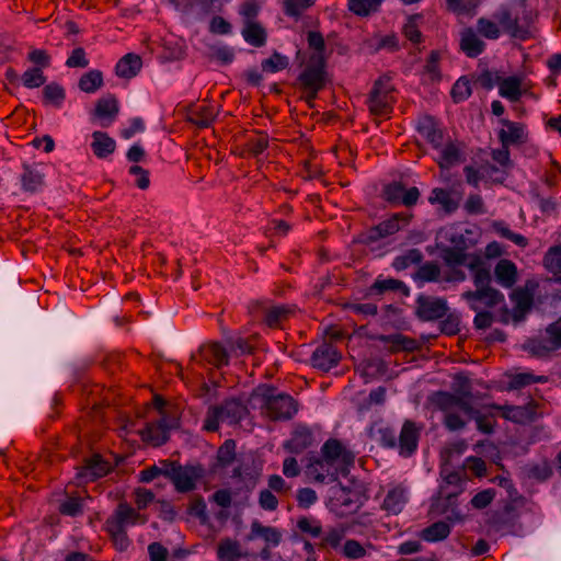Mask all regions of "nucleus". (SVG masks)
I'll return each mask as SVG.
<instances>
[{
  "mask_svg": "<svg viewBox=\"0 0 561 561\" xmlns=\"http://www.w3.org/2000/svg\"><path fill=\"white\" fill-rule=\"evenodd\" d=\"M141 67V57L137 54L128 53L117 61L115 66V73L119 78L131 79L139 73Z\"/></svg>",
  "mask_w": 561,
  "mask_h": 561,
  "instance_id": "cd10ccee",
  "label": "nucleus"
},
{
  "mask_svg": "<svg viewBox=\"0 0 561 561\" xmlns=\"http://www.w3.org/2000/svg\"><path fill=\"white\" fill-rule=\"evenodd\" d=\"M499 93L501 96L516 102L522 96V81L517 77H507L499 84Z\"/></svg>",
  "mask_w": 561,
  "mask_h": 561,
  "instance_id": "58836bf2",
  "label": "nucleus"
},
{
  "mask_svg": "<svg viewBox=\"0 0 561 561\" xmlns=\"http://www.w3.org/2000/svg\"><path fill=\"white\" fill-rule=\"evenodd\" d=\"M92 138L91 148L98 158L105 159L115 151L116 142L106 133L94 131Z\"/></svg>",
  "mask_w": 561,
  "mask_h": 561,
  "instance_id": "473e14b6",
  "label": "nucleus"
},
{
  "mask_svg": "<svg viewBox=\"0 0 561 561\" xmlns=\"http://www.w3.org/2000/svg\"><path fill=\"white\" fill-rule=\"evenodd\" d=\"M445 484L440 485L439 494L448 505L456 503L457 496L462 492V478L458 471H451L444 478Z\"/></svg>",
  "mask_w": 561,
  "mask_h": 561,
  "instance_id": "c756f323",
  "label": "nucleus"
},
{
  "mask_svg": "<svg viewBox=\"0 0 561 561\" xmlns=\"http://www.w3.org/2000/svg\"><path fill=\"white\" fill-rule=\"evenodd\" d=\"M382 0H348V10L358 16H368L376 12Z\"/></svg>",
  "mask_w": 561,
  "mask_h": 561,
  "instance_id": "de8ad7c7",
  "label": "nucleus"
},
{
  "mask_svg": "<svg viewBox=\"0 0 561 561\" xmlns=\"http://www.w3.org/2000/svg\"><path fill=\"white\" fill-rule=\"evenodd\" d=\"M428 202L432 205L438 204L446 214H451L458 209V202L451 197L450 192L445 188L435 187L432 190Z\"/></svg>",
  "mask_w": 561,
  "mask_h": 561,
  "instance_id": "c9c22d12",
  "label": "nucleus"
},
{
  "mask_svg": "<svg viewBox=\"0 0 561 561\" xmlns=\"http://www.w3.org/2000/svg\"><path fill=\"white\" fill-rule=\"evenodd\" d=\"M438 236L442 240H445L450 244L449 248L468 249L470 247V243L466 239L465 234L457 227H445L440 229Z\"/></svg>",
  "mask_w": 561,
  "mask_h": 561,
  "instance_id": "a19ab883",
  "label": "nucleus"
},
{
  "mask_svg": "<svg viewBox=\"0 0 561 561\" xmlns=\"http://www.w3.org/2000/svg\"><path fill=\"white\" fill-rule=\"evenodd\" d=\"M297 527L301 533L309 534L313 538H318L322 534L320 522L311 517H300Z\"/></svg>",
  "mask_w": 561,
  "mask_h": 561,
  "instance_id": "69168bd1",
  "label": "nucleus"
},
{
  "mask_svg": "<svg viewBox=\"0 0 561 561\" xmlns=\"http://www.w3.org/2000/svg\"><path fill=\"white\" fill-rule=\"evenodd\" d=\"M175 425L174 419L163 415L156 422L147 423L146 427L140 431V435L142 440L152 446H161L168 440L169 431Z\"/></svg>",
  "mask_w": 561,
  "mask_h": 561,
  "instance_id": "ddd939ff",
  "label": "nucleus"
},
{
  "mask_svg": "<svg viewBox=\"0 0 561 561\" xmlns=\"http://www.w3.org/2000/svg\"><path fill=\"white\" fill-rule=\"evenodd\" d=\"M332 462L323 457L314 459L308 466V473L319 483H332L339 480L340 474H347L345 467L339 469Z\"/></svg>",
  "mask_w": 561,
  "mask_h": 561,
  "instance_id": "4468645a",
  "label": "nucleus"
},
{
  "mask_svg": "<svg viewBox=\"0 0 561 561\" xmlns=\"http://www.w3.org/2000/svg\"><path fill=\"white\" fill-rule=\"evenodd\" d=\"M503 33L518 41H528L536 35L531 12H525L519 19L508 4H501L492 15Z\"/></svg>",
  "mask_w": 561,
  "mask_h": 561,
  "instance_id": "f257e3e1",
  "label": "nucleus"
},
{
  "mask_svg": "<svg viewBox=\"0 0 561 561\" xmlns=\"http://www.w3.org/2000/svg\"><path fill=\"white\" fill-rule=\"evenodd\" d=\"M236 460V442L227 439L217 451V466L227 468Z\"/></svg>",
  "mask_w": 561,
  "mask_h": 561,
  "instance_id": "09e8293b",
  "label": "nucleus"
},
{
  "mask_svg": "<svg viewBox=\"0 0 561 561\" xmlns=\"http://www.w3.org/2000/svg\"><path fill=\"white\" fill-rule=\"evenodd\" d=\"M476 31L481 37L489 41H497L503 34L502 28L493 16L492 19L479 18L476 23Z\"/></svg>",
  "mask_w": 561,
  "mask_h": 561,
  "instance_id": "f704fd0d",
  "label": "nucleus"
},
{
  "mask_svg": "<svg viewBox=\"0 0 561 561\" xmlns=\"http://www.w3.org/2000/svg\"><path fill=\"white\" fill-rule=\"evenodd\" d=\"M111 470V465L105 461L100 455H93L85 460L84 466L78 473V477L88 481L106 476Z\"/></svg>",
  "mask_w": 561,
  "mask_h": 561,
  "instance_id": "b1692460",
  "label": "nucleus"
},
{
  "mask_svg": "<svg viewBox=\"0 0 561 561\" xmlns=\"http://www.w3.org/2000/svg\"><path fill=\"white\" fill-rule=\"evenodd\" d=\"M58 511L61 515L77 517L83 514V499L68 496L59 503Z\"/></svg>",
  "mask_w": 561,
  "mask_h": 561,
  "instance_id": "8fccbe9b",
  "label": "nucleus"
},
{
  "mask_svg": "<svg viewBox=\"0 0 561 561\" xmlns=\"http://www.w3.org/2000/svg\"><path fill=\"white\" fill-rule=\"evenodd\" d=\"M460 396L446 391H439L436 393L435 403L437 408L445 413L454 411L457 408Z\"/></svg>",
  "mask_w": 561,
  "mask_h": 561,
  "instance_id": "13d9d810",
  "label": "nucleus"
},
{
  "mask_svg": "<svg viewBox=\"0 0 561 561\" xmlns=\"http://www.w3.org/2000/svg\"><path fill=\"white\" fill-rule=\"evenodd\" d=\"M241 34L244 41L254 47H263L266 44V31L256 21H244V26L241 31Z\"/></svg>",
  "mask_w": 561,
  "mask_h": 561,
  "instance_id": "2f4dec72",
  "label": "nucleus"
},
{
  "mask_svg": "<svg viewBox=\"0 0 561 561\" xmlns=\"http://www.w3.org/2000/svg\"><path fill=\"white\" fill-rule=\"evenodd\" d=\"M290 310L283 305L273 306L265 312V321L270 327L278 325L284 319L288 317Z\"/></svg>",
  "mask_w": 561,
  "mask_h": 561,
  "instance_id": "680f3d73",
  "label": "nucleus"
},
{
  "mask_svg": "<svg viewBox=\"0 0 561 561\" xmlns=\"http://www.w3.org/2000/svg\"><path fill=\"white\" fill-rule=\"evenodd\" d=\"M322 457L335 462L337 459L342 460L343 467H347L354 462V455L345 449L339 439H328L321 448Z\"/></svg>",
  "mask_w": 561,
  "mask_h": 561,
  "instance_id": "4be33fe9",
  "label": "nucleus"
},
{
  "mask_svg": "<svg viewBox=\"0 0 561 561\" xmlns=\"http://www.w3.org/2000/svg\"><path fill=\"white\" fill-rule=\"evenodd\" d=\"M494 276L502 287L512 288L517 282V267L511 260L501 259L495 265Z\"/></svg>",
  "mask_w": 561,
  "mask_h": 561,
  "instance_id": "c85d7f7f",
  "label": "nucleus"
},
{
  "mask_svg": "<svg viewBox=\"0 0 561 561\" xmlns=\"http://www.w3.org/2000/svg\"><path fill=\"white\" fill-rule=\"evenodd\" d=\"M408 502V490L399 484L390 489L381 504V508L390 515L400 514Z\"/></svg>",
  "mask_w": 561,
  "mask_h": 561,
  "instance_id": "412c9836",
  "label": "nucleus"
},
{
  "mask_svg": "<svg viewBox=\"0 0 561 561\" xmlns=\"http://www.w3.org/2000/svg\"><path fill=\"white\" fill-rule=\"evenodd\" d=\"M545 264L554 274H561V245L549 249L545 255Z\"/></svg>",
  "mask_w": 561,
  "mask_h": 561,
  "instance_id": "774afa93",
  "label": "nucleus"
},
{
  "mask_svg": "<svg viewBox=\"0 0 561 561\" xmlns=\"http://www.w3.org/2000/svg\"><path fill=\"white\" fill-rule=\"evenodd\" d=\"M472 420L476 421L479 432L488 435L494 432L496 421L493 413H483L480 411Z\"/></svg>",
  "mask_w": 561,
  "mask_h": 561,
  "instance_id": "e2e57ef3",
  "label": "nucleus"
},
{
  "mask_svg": "<svg viewBox=\"0 0 561 561\" xmlns=\"http://www.w3.org/2000/svg\"><path fill=\"white\" fill-rule=\"evenodd\" d=\"M416 129L435 149L443 146L444 135L438 127L437 122L428 115L422 116L417 121Z\"/></svg>",
  "mask_w": 561,
  "mask_h": 561,
  "instance_id": "a211bd4d",
  "label": "nucleus"
},
{
  "mask_svg": "<svg viewBox=\"0 0 561 561\" xmlns=\"http://www.w3.org/2000/svg\"><path fill=\"white\" fill-rule=\"evenodd\" d=\"M415 304V314L421 321L443 319L449 310L447 300L442 297L419 295Z\"/></svg>",
  "mask_w": 561,
  "mask_h": 561,
  "instance_id": "0eeeda50",
  "label": "nucleus"
},
{
  "mask_svg": "<svg viewBox=\"0 0 561 561\" xmlns=\"http://www.w3.org/2000/svg\"><path fill=\"white\" fill-rule=\"evenodd\" d=\"M215 119L214 110L209 106H199L195 110H192L188 114V121L199 128H206L210 126V124Z\"/></svg>",
  "mask_w": 561,
  "mask_h": 561,
  "instance_id": "49530a36",
  "label": "nucleus"
},
{
  "mask_svg": "<svg viewBox=\"0 0 561 561\" xmlns=\"http://www.w3.org/2000/svg\"><path fill=\"white\" fill-rule=\"evenodd\" d=\"M313 434L306 425H297L284 448L291 454H300L313 444Z\"/></svg>",
  "mask_w": 561,
  "mask_h": 561,
  "instance_id": "6ab92c4d",
  "label": "nucleus"
},
{
  "mask_svg": "<svg viewBox=\"0 0 561 561\" xmlns=\"http://www.w3.org/2000/svg\"><path fill=\"white\" fill-rule=\"evenodd\" d=\"M561 348V318L548 325L546 335L533 339L526 344V350L535 356L543 357Z\"/></svg>",
  "mask_w": 561,
  "mask_h": 561,
  "instance_id": "39448f33",
  "label": "nucleus"
},
{
  "mask_svg": "<svg viewBox=\"0 0 561 561\" xmlns=\"http://www.w3.org/2000/svg\"><path fill=\"white\" fill-rule=\"evenodd\" d=\"M439 165L442 168H449L460 160V152L454 142H448L445 147H440Z\"/></svg>",
  "mask_w": 561,
  "mask_h": 561,
  "instance_id": "603ef678",
  "label": "nucleus"
},
{
  "mask_svg": "<svg viewBox=\"0 0 561 561\" xmlns=\"http://www.w3.org/2000/svg\"><path fill=\"white\" fill-rule=\"evenodd\" d=\"M382 195L383 198L393 206L403 205L405 207H412L416 205L421 193L415 186L407 188L402 182L393 181L385 185Z\"/></svg>",
  "mask_w": 561,
  "mask_h": 561,
  "instance_id": "1a4fd4ad",
  "label": "nucleus"
},
{
  "mask_svg": "<svg viewBox=\"0 0 561 561\" xmlns=\"http://www.w3.org/2000/svg\"><path fill=\"white\" fill-rule=\"evenodd\" d=\"M419 438L420 428L416 427L414 422L405 421L399 435V442L397 443L399 454L403 457H410L414 454L417 448Z\"/></svg>",
  "mask_w": 561,
  "mask_h": 561,
  "instance_id": "dca6fc26",
  "label": "nucleus"
},
{
  "mask_svg": "<svg viewBox=\"0 0 561 561\" xmlns=\"http://www.w3.org/2000/svg\"><path fill=\"white\" fill-rule=\"evenodd\" d=\"M393 92L394 88L390 78L377 79L366 100L369 113L375 117H390L396 102Z\"/></svg>",
  "mask_w": 561,
  "mask_h": 561,
  "instance_id": "f03ea898",
  "label": "nucleus"
},
{
  "mask_svg": "<svg viewBox=\"0 0 561 561\" xmlns=\"http://www.w3.org/2000/svg\"><path fill=\"white\" fill-rule=\"evenodd\" d=\"M218 407L221 410L224 421L228 424L240 422L248 413L247 407L236 399L226 400Z\"/></svg>",
  "mask_w": 561,
  "mask_h": 561,
  "instance_id": "72a5a7b5",
  "label": "nucleus"
},
{
  "mask_svg": "<svg viewBox=\"0 0 561 561\" xmlns=\"http://www.w3.org/2000/svg\"><path fill=\"white\" fill-rule=\"evenodd\" d=\"M501 124L505 127L499 131V139L502 145H517L523 144L526 140L525 127L523 124L508 119H501Z\"/></svg>",
  "mask_w": 561,
  "mask_h": 561,
  "instance_id": "bb28decb",
  "label": "nucleus"
},
{
  "mask_svg": "<svg viewBox=\"0 0 561 561\" xmlns=\"http://www.w3.org/2000/svg\"><path fill=\"white\" fill-rule=\"evenodd\" d=\"M44 101L57 107L65 100V90L57 83H49L43 89Z\"/></svg>",
  "mask_w": 561,
  "mask_h": 561,
  "instance_id": "6e6d98bb",
  "label": "nucleus"
},
{
  "mask_svg": "<svg viewBox=\"0 0 561 561\" xmlns=\"http://www.w3.org/2000/svg\"><path fill=\"white\" fill-rule=\"evenodd\" d=\"M20 179L23 191L28 193L41 191L45 184V174L37 165L23 164Z\"/></svg>",
  "mask_w": 561,
  "mask_h": 561,
  "instance_id": "a878e982",
  "label": "nucleus"
},
{
  "mask_svg": "<svg viewBox=\"0 0 561 561\" xmlns=\"http://www.w3.org/2000/svg\"><path fill=\"white\" fill-rule=\"evenodd\" d=\"M242 557L241 545L230 538L221 539L217 548L219 561H239Z\"/></svg>",
  "mask_w": 561,
  "mask_h": 561,
  "instance_id": "e433bc0d",
  "label": "nucleus"
},
{
  "mask_svg": "<svg viewBox=\"0 0 561 561\" xmlns=\"http://www.w3.org/2000/svg\"><path fill=\"white\" fill-rule=\"evenodd\" d=\"M199 357L219 368L224 365H228L229 355L227 350L218 342H211L199 347Z\"/></svg>",
  "mask_w": 561,
  "mask_h": 561,
  "instance_id": "393cba45",
  "label": "nucleus"
},
{
  "mask_svg": "<svg viewBox=\"0 0 561 561\" xmlns=\"http://www.w3.org/2000/svg\"><path fill=\"white\" fill-rule=\"evenodd\" d=\"M218 405L209 407L204 420L203 428L207 432H216L224 421L222 413Z\"/></svg>",
  "mask_w": 561,
  "mask_h": 561,
  "instance_id": "bf43d9fd",
  "label": "nucleus"
},
{
  "mask_svg": "<svg viewBox=\"0 0 561 561\" xmlns=\"http://www.w3.org/2000/svg\"><path fill=\"white\" fill-rule=\"evenodd\" d=\"M459 47L469 58L480 56L486 48V44L476 30L466 27L460 32Z\"/></svg>",
  "mask_w": 561,
  "mask_h": 561,
  "instance_id": "f3484780",
  "label": "nucleus"
},
{
  "mask_svg": "<svg viewBox=\"0 0 561 561\" xmlns=\"http://www.w3.org/2000/svg\"><path fill=\"white\" fill-rule=\"evenodd\" d=\"M325 61L322 56H312L298 77L301 88L322 90L327 81Z\"/></svg>",
  "mask_w": 561,
  "mask_h": 561,
  "instance_id": "6e6552de",
  "label": "nucleus"
},
{
  "mask_svg": "<svg viewBox=\"0 0 561 561\" xmlns=\"http://www.w3.org/2000/svg\"><path fill=\"white\" fill-rule=\"evenodd\" d=\"M440 276V268L435 262H426L416 272V277L423 282H436Z\"/></svg>",
  "mask_w": 561,
  "mask_h": 561,
  "instance_id": "0e129e2a",
  "label": "nucleus"
},
{
  "mask_svg": "<svg viewBox=\"0 0 561 561\" xmlns=\"http://www.w3.org/2000/svg\"><path fill=\"white\" fill-rule=\"evenodd\" d=\"M46 81V77L39 68L27 69L22 75V83L28 89H34L43 85Z\"/></svg>",
  "mask_w": 561,
  "mask_h": 561,
  "instance_id": "052dcab7",
  "label": "nucleus"
},
{
  "mask_svg": "<svg viewBox=\"0 0 561 561\" xmlns=\"http://www.w3.org/2000/svg\"><path fill=\"white\" fill-rule=\"evenodd\" d=\"M467 249H457V248H443L442 249V257L445 264L449 267L466 265L467 261L471 260V254H468Z\"/></svg>",
  "mask_w": 561,
  "mask_h": 561,
  "instance_id": "79ce46f5",
  "label": "nucleus"
},
{
  "mask_svg": "<svg viewBox=\"0 0 561 561\" xmlns=\"http://www.w3.org/2000/svg\"><path fill=\"white\" fill-rule=\"evenodd\" d=\"M147 518L125 502L117 505L114 513L106 519L104 527H116L126 530L128 526L144 525Z\"/></svg>",
  "mask_w": 561,
  "mask_h": 561,
  "instance_id": "f8f14e48",
  "label": "nucleus"
},
{
  "mask_svg": "<svg viewBox=\"0 0 561 561\" xmlns=\"http://www.w3.org/2000/svg\"><path fill=\"white\" fill-rule=\"evenodd\" d=\"M376 339L383 344H389V350L392 353L401 351L412 352L417 348V342L414 339L408 337L401 333L389 335L381 334Z\"/></svg>",
  "mask_w": 561,
  "mask_h": 561,
  "instance_id": "7c9ffc66",
  "label": "nucleus"
},
{
  "mask_svg": "<svg viewBox=\"0 0 561 561\" xmlns=\"http://www.w3.org/2000/svg\"><path fill=\"white\" fill-rule=\"evenodd\" d=\"M164 477L168 478L179 493H187L196 488V482L203 477L202 466H182L176 461L168 463Z\"/></svg>",
  "mask_w": 561,
  "mask_h": 561,
  "instance_id": "7ed1b4c3",
  "label": "nucleus"
},
{
  "mask_svg": "<svg viewBox=\"0 0 561 561\" xmlns=\"http://www.w3.org/2000/svg\"><path fill=\"white\" fill-rule=\"evenodd\" d=\"M511 299L515 302V313L513 318L515 321H519L522 314L530 309L533 296L526 290L517 289L511 294Z\"/></svg>",
  "mask_w": 561,
  "mask_h": 561,
  "instance_id": "c03bdc74",
  "label": "nucleus"
},
{
  "mask_svg": "<svg viewBox=\"0 0 561 561\" xmlns=\"http://www.w3.org/2000/svg\"><path fill=\"white\" fill-rule=\"evenodd\" d=\"M450 534V526L448 523L439 520L422 530L421 537L427 542H436L444 540Z\"/></svg>",
  "mask_w": 561,
  "mask_h": 561,
  "instance_id": "ea45409f",
  "label": "nucleus"
},
{
  "mask_svg": "<svg viewBox=\"0 0 561 561\" xmlns=\"http://www.w3.org/2000/svg\"><path fill=\"white\" fill-rule=\"evenodd\" d=\"M267 416L273 421L290 420L298 412L297 401L289 394H270L265 398Z\"/></svg>",
  "mask_w": 561,
  "mask_h": 561,
  "instance_id": "423d86ee",
  "label": "nucleus"
},
{
  "mask_svg": "<svg viewBox=\"0 0 561 561\" xmlns=\"http://www.w3.org/2000/svg\"><path fill=\"white\" fill-rule=\"evenodd\" d=\"M289 60L286 56L280 55L277 51H274L273 55L264 59L261 64L262 70L265 72H277L284 70L288 67Z\"/></svg>",
  "mask_w": 561,
  "mask_h": 561,
  "instance_id": "864d4df0",
  "label": "nucleus"
},
{
  "mask_svg": "<svg viewBox=\"0 0 561 561\" xmlns=\"http://www.w3.org/2000/svg\"><path fill=\"white\" fill-rule=\"evenodd\" d=\"M118 112V101L114 95L101 98L94 108V115L101 119L103 127H108L116 119Z\"/></svg>",
  "mask_w": 561,
  "mask_h": 561,
  "instance_id": "5701e85b",
  "label": "nucleus"
},
{
  "mask_svg": "<svg viewBox=\"0 0 561 561\" xmlns=\"http://www.w3.org/2000/svg\"><path fill=\"white\" fill-rule=\"evenodd\" d=\"M480 0H446L448 10L451 12L462 15L474 14V10L478 7Z\"/></svg>",
  "mask_w": 561,
  "mask_h": 561,
  "instance_id": "5fc2aeb1",
  "label": "nucleus"
},
{
  "mask_svg": "<svg viewBox=\"0 0 561 561\" xmlns=\"http://www.w3.org/2000/svg\"><path fill=\"white\" fill-rule=\"evenodd\" d=\"M461 298L468 302L470 309L473 311H478L483 307L493 308L504 301V295L494 287L480 290H467L461 294Z\"/></svg>",
  "mask_w": 561,
  "mask_h": 561,
  "instance_id": "9b49d317",
  "label": "nucleus"
},
{
  "mask_svg": "<svg viewBox=\"0 0 561 561\" xmlns=\"http://www.w3.org/2000/svg\"><path fill=\"white\" fill-rule=\"evenodd\" d=\"M341 360V354L331 343H322L312 353L311 364L314 368L329 371Z\"/></svg>",
  "mask_w": 561,
  "mask_h": 561,
  "instance_id": "2eb2a0df",
  "label": "nucleus"
},
{
  "mask_svg": "<svg viewBox=\"0 0 561 561\" xmlns=\"http://www.w3.org/2000/svg\"><path fill=\"white\" fill-rule=\"evenodd\" d=\"M316 0H284L286 15L298 19L302 11L312 7Z\"/></svg>",
  "mask_w": 561,
  "mask_h": 561,
  "instance_id": "4d7b16f0",
  "label": "nucleus"
},
{
  "mask_svg": "<svg viewBox=\"0 0 561 561\" xmlns=\"http://www.w3.org/2000/svg\"><path fill=\"white\" fill-rule=\"evenodd\" d=\"M467 267L472 273L476 290L492 287V275L490 267L481 256H471V260L467 263Z\"/></svg>",
  "mask_w": 561,
  "mask_h": 561,
  "instance_id": "aec40b11",
  "label": "nucleus"
},
{
  "mask_svg": "<svg viewBox=\"0 0 561 561\" xmlns=\"http://www.w3.org/2000/svg\"><path fill=\"white\" fill-rule=\"evenodd\" d=\"M423 260V254L419 249H410L404 254L393 260L392 266L397 271H403L413 264H419Z\"/></svg>",
  "mask_w": 561,
  "mask_h": 561,
  "instance_id": "3c124183",
  "label": "nucleus"
},
{
  "mask_svg": "<svg viewBox=\"0 0 561 561\" xmlns=\"http://www.w3.org/2000/svg\"><path fill=\"white\" fill-rule=\"evenodd\" d=\"M367 496L358 491L339 485L332 489L330 507L336 514L343 516L359 510L366 502Z\"/></svg>",
  "mask_w": 561,
  "mask_h": 561,
  "instance_id": "20e7f679",
  "label": "nucleus"
},
{
  "mask_svg": "<svg viewBox=\"0 0 561 561\" xmlns=\"http://www.w3.org/2000/svg\"><path fill=\"white\" fill-rule=\"evenodd\" d=\"M386 291H402L403 295H409L408 286L399 279L387 278L376 279L375 283L369 287L370 295H382Z\"/></svg>",
  "mask_w": 561,
  "mask_h": 561,
  "instance_id": "4c0bfd02",
  "label": "nucleus"
},
{
  "mask_svg": "<svg viewBox=\"0 0 561 561\" xmlns=\"http://www.w3.org/2000/svg\"><path fill=\"white\" fill-rule=\"evenodd\" d=\"M78 85L83 92L94 93L103 85V75L100 70H90L81 76Z\"/></svg>",
  "mask_w": 561,
  "mask_h": 561,
  "instance_id": "a18cd8bd",
  "label": "nucleus"
},
{
  "mask_svg": "<svg viewBox=\"0 0 561 561\" xmlns=\"http://www.w3.org/2000/svg\"><path fill=\"white\" fill-rule=\"evenodd\" d=\"M251 533L255 536L262 537L267 543L272 546L279 545L282 540L280 531L272 526H264L257 520L251 524Z\"/></svg>",
  "mask_w": 561,
  "mask_h": 561,
  "instance_id": "37998d69",
  "label": "nucleus"
},
{
  "mask_svg": "<svg viewBox=\"0 0 561 561\" xmlns=\"http://www.w3.org/2000/svg\"><path fill=\"white\" fill-rule=\"evenodd\" d=\"M411 217V215L405 213L393 214L387 220H383L377 226L370 228L366 233V241L376 242L379 239L394 234L409 224Z\"/></svg>",
  "mask_w": 561,
  "mask_h": 561,
  "instance_id": "9d476101",
  "label": "nucleus"
},
{
  "mask_svg": "<svg viewBox=\"0 0 561 561\" xmlns=\"http://www.w3.org/2000/svg\"><path fill=\"white\" fill-rule=\"evenodd\" d=\"M440 332L446 335H456L460 331V317L450 312L439 323Z\"/></svg>",
  "mask_w": 561,
  "mask_h": 561,
  "instance_id": "338daca9",
  "label": "nucleus"
}]
</instances>
